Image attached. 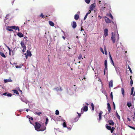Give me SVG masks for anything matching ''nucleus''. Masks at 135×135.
<instances>
[{
    "label": "nucleus",
    "instance_id": "nucleus-7",
    "mask_svg": "<svg viewBox=\"0 0 135 135\" xmlns=\"http://www.w3.org/2000/svg\"><path fill=\"white\" fill-rule=\"evenodd\" d=\"M27 54L26 56V57L27 58V56H28L31 57L32 55L31 53L30 52V51L29 50H27Z\"/></svg>",
    "mask_w": 135,
    "mask_h": 135
},
{
    "label": "nucleus",
    "instance_id": "nucleus-49",
    "mask_svg": "<svg viewBox=\"0 0 135 135\" xmlns=\"http://www.w3.org/2000/svg\"><path fill=\"white\" fill-rule=\"evenodd\" d=\"M33 120V118L32 117H30L29 118V120L30 121V122H31L30 120Z\"/></svg>",
    "mask_w": 135,
    "mask_h": 135
},
{
    "label": "nucleus",
    "instance_id": "nucleus-6",
    "mask_svg": "<svg viewBox=\"0 0 135 135\" xmlns=\"http://www.w3.org/2000/svg\"><path fill=\"white\" fill-rule=\"evenodd\" d=\"M72 27L74 28H75L76 27V23L75 21L71 23Z\"/></svg>",
    "mask_w": 135,
    "mask_h": 135
},
{
    "label": "nucleus",
    "instance_id": "nucleus-26",
    "mask_svg": "<svg viewBox=\"0 0 135 135\" xmlns=\"http://www.w3.org/2000/svg\"><path fill=\"white\" fill-rule=\"evenodd\" d=\"M106 128L108 130H110L111 129V127L110 126L106 125Z\"/></svg>",
    "mask_w": 135,
    "mask_h": 135
},
{
    "label": "nucleus",
    "instance_id": "nucleus-22",
    "mask_svg": "<svg viewBox=\"0 0 135 135\" xmlns=\"http://www.w3.org/2000/svg\"><path fill=\"white\" fill-rule=\"evenodd\" d=\"M116 116L117 117V118L119 120H120V117L118 115V114L117 112H116Z\"/></svg>",
    "mask_w": 135,
    "mask_h": 135
},
{
    "label": "nucleus",
    "instance_id": "nucleus-34",
    "mask_svg": "<svg viewBox=\"0 0 135 135\" xmlns=\"http://www.w3.org/2000/svg\"><path fill=\"white\" fill-rule=\"evenodd\" d=\"M8 26L7 27V30H8L9 31H13L12 29L10 28H9L8 27Z\"/></svg>",
    "mask_w": 135,
    "mask_h": 135
},
{
    "label": "nucleus",
    "instance_id": "nucleus-37",
    "mask_svg": "<svg viewBox=\"0 0 135 135\" xmlns=\"http://www.w3.org/2000/svg\"><path fill=\"white\" fill-rule=\"evenodd\" d=\"M100 50L101 51V52L103 54H104V52L103 50V48L102 47H100Z\"/></svg>",
    "mask_w": 135,
    "mask_h": 135
},
{
    "label": "nucleus",
    "instance_id": "nucleus-59",
    "mask_svg": "<svg viewBox=\"0 0 135 135\" xmlns=\"http://www.w3.org/2000/svg\"><path fill=\"white\" fill-rule=\"evenodd\" d=\"M55 89L57 90V91H58V90H59V89H58V87H57V88H55Z\"/></svg>",
    "mask_w": 135,
    "mask_h": 135
},
{
    "label": "nucleus",
    "instance_id": "nucleus-54",
    "mask_svg": "<svg viewBox=\"0 0 135 135\" xmlns=\"http://www.w3.org/2000/svg\"><path fill=\"white\" fill-rule=\"evenodd\" d=\"M107 66H105V68L104 69V70H107Z\"/></svg>",
    "mask_w": 135,
    "mask_h": 135
},
{
    "label": "nucleus",
    "instance_id": "nucleus-2",
    "mask_svg": "<svg viewBox=\"0 0 135 135\" xmlns=\"http://www.w3.org/2000/svg\"><path fill=\"white\" fill-rule=\"evenodd\" d=\"M111 39L113 43V44L115 42L116 40L117 41L119 40L118 34H112Z\"/></svg>",
    "mask_w": 135,
    "mask_h": 135
},
{
    "label": "nucleus",
    "instance_id": "nucleus-13",
    "mask_svg": "<svg viewBox=\"0 0 135 135\" xmlns=\"http://www.w3.org/2000/svg\"><path fill=\"white\" fill-rule=\"evenodd\" d=\"M79 117H75L73 120H72V122L73 123H75L78 121L79 119Z\"/></svg>",
    "mask_w": 135,
    "mask_h": 135
},
{
    "label": "nucleus",
    "instance_id": "nucleus-14",
    "mask_svg": "<svg viewBox=\"0 0 135 135\" xmlns=\"http://www.w3.org/2000/svg\"><path fill=\"white\" fill-rule=\"evenodd\" d=\"M46 127L45 126H42L40 129V131H43L46 129Z\"/></svg>",
    "mask_w": 135,
    "mask_h": 135
},
{
    "label": "nucleus",
    "instance_id": "nucleus-29",
    "mask_svg": "<svg viewBox=\"0 0 135 135\" xmlns=\"http://www.w3.org/2000/svg\"><path fill=\"white\" fill-rule=\"evenodd\" d=\"M104 34H108V30L107 29V28L105 29L104 30Z\"/></svg>",
    "mask_w": 135,
    "mask_h": 135
},
{
    "label": "nucleus",
    "instance_id": "nucleus-48",
    "mask_svg": "<svg viewBox=\"0 0 135 135\" xmlns=\"http://www.w3.org/2000/svg\"><path fill=\"white\" fill-rule=\"evenodd\" d=\"M110 96L112 99H113V95L112 94V92L110 93Z\"/></svg>",
    "mask_w": 135,
    "mask_h": 135
},
{
    "label": "nucleus",
    "instance_id": "nucleus-42",
    "mask_svg": "<svg viewBox=\"0 0 135 135\" xmlns=\"http://www.w3.org/2000/svg\"><path fill=\"white\" fill-rule=\"evenodd\" d=\"M48 118H47L46 119V122L45 124L46 125L48 122Z\"/></svg>",
    "mask_w": 135,
    "mask_h": 135
},
{
    "label": "nucleus",
    "instance_id": "nucleus-30",
    "mask_svg": "<svg viewBox=\"0 0 135 135\" xmlns=\"http://www.w3.org/2000/svg\"><path fill=\"white\" fill-rule=\"evenodd\" d=\"M62 125L64 127H67L66 124L65 122H63Z\"/></svg>",
    "mask_w": 135,
    "mask_h": 135
},
{
    "label": "nucleus",
    "instance_id": "nucleus-39",
    "mask_svg": "<svg viewBox=\"0 0 135 135\" xmlns=\"http://www.w3.org/2000/svg\"><path fill=\"white\" fill-rule=\"evenodd\" d=\"M90 1V0H85V2H86V3L88 4L89 3Z\"/></svg>",
    "mask_w": 135,
    "mask_h": 135
},
{
    "label": "nucleus",
    "instance_id": "nucleus-8",
    "mask_svg": "<svg viewBox=\"0 0 135 135\" xmlns=\"http://www.w3.org/2000/svg\"><path fill=\"white\" fill-rule=\"evenodd\" d=\"M103 113V112L102 111H100V112L99 113V119H98V120L99 122V121L101 120V118H102V114Z\"/></svg>",
    "mask_w": 135,
    "mask_h": 135
},
{
    "label": "nucleus",
    "instance_id": "nucleus-10",
    "mask_svg": "<svg viewBox=\"0 0 135 135\" xmlns=\"http://www.w3.org/2000/svg\"><path fill=\"white\" fill-rule=\"evenodd\" d=\"M4 81L5 83H6L8 82H12V80L11 79V78H9L8 79H4Z\"/></svg>",
    "mask_w": 135,
    "mask_h": 135
},
{
    "label": "nucleus",
    "instance_id": "nucleus-41",
    "mask_svg": "<svg viewBox=\"0 0 135 135\" xmlns=\"http://www.w3.org/2000/svg\"><path fill=\"white\" fill-rule=\"evenodd\" d=\"M17 35L20 37H22L23 36V34H17Z\"/></svg>",
    "mask_w": 135,
    "mask_h": 135
},
{
    "label": "nucleus",
    "instance_id": "nucleus-35",
    "mask_svg": "<svg viewBox=\"0 0 135 135\" xmlns=\"http://www.w3.org/2000/svg\"><path fill=\"white\" fill-rule=\"evenodd\" d=\"M127 105L128 107H130L131 105V103L130 102H128L127 103Z\"/></svg>",
    "mask_w": 135,
    "mask_h": 135
},
{
    "label": "nucleus",
    "instance_id": "nucleus-43",
    "mask_svg": "<svg viewBox=\"0 0 135 135\" xmlns=\"http://www.w3.org/2000/svg\"><path fill=\"white\" fill-rule=\"evenodd\" d=\"M104 65L107 66V60H105L104 61Z\"/></svg>",
    "mask_w": 135,
    "mask_h": 135
},
{
    "label": "nucleus",
    "instance_id": "nucleus-9",
    "mask_svg": "<svg viewBox=\"0 0 135 135\" xmlns=\"http://www.w3.org/2000/svg\"><path fill=\"white\" fill-rule=\"evenodd\" d=\"M105 21L107 23H110L111 22V20L108 18L105 17Z\"/></svg>",
    "mask_w": 135,
    "mask_h": 135
},
{
    "label": "nucleus",
    "instance_id": "nucleus-3",
    "mask_svg": "<svg viewBox=\"0 0 135 135\" xmlns=\"http://www.w3.org/2000/svg\"><path fill=\"white\" fill-rule=\"evenodd\" d=\"M34 126L35 129L36 130L38 131H40V128L41 126V124L38 122H36L35 123Z\"/></svg>",
    "mask_w": 135,
    "mask_h": 135
},
{
    "label": "nucleus",
    "instance_id": "nucleus-55",
    "mask_svg": "<svg viewBox=\"0 0 135 135\" xmlns=\"http://www.w3.org/2000/svg\"><path fill=\"white\" fill-rule=\"evenodd\" d=\"M113 107H114V109H115V104L114 103V102H113Z\"/></svg>",
    "mask_w": 135,
    "mask_h": 135
},
{
    "label": "nucleus",
    "instance_id": "nucleus-56",
    "mask_svg": "<svg viewBox=\"0 0 135 135\" xmlns=\"http://www.w3.org/2000/svg\"><path fill=\"white\" fill-rule=\"evenodd\" d=\"M7 93L6 92V93H3V95H7Z\"/></svg>",
    "mask_w": 135,
    "mask_h": 135
},
{
    "label": "nucleus",
    "instance_id": "nucleus-46",
    "mask_svg": "<svg viewBox=\"0 0 135 135\" xmlns=\"http://www.w3.org/2000/svg\"><path fill=\"white\" fill-rule=\"evenodd\" d=\"M128 69H129V71H130V73H132V70L131 68H130V66H128Z\"/></svg>",
    "mask_w": 135,
    "mask_h": 135
},
{
    "label": "nucleus",
    "instance_id": "nucleus-32",
    "mask_svg": "<svg viewBox=\"0 0 135 135\" xmlns=\"http://www.w3.org/2000/svg\"><path fill=\"white\" fill-rule=\"evenodd\" d=\"M91 106L92 107V110H94V105L93 103H92L91 104Z\"/></svg>",
    "mask_w": 135,
    "mask_h": 135
},
{
    "label": "nucleus",
    "instance_id": "nucleus-44",
    "mask_svg": "<svg viewBox=\"0 0 135 135\" xmlns=\"http://www.w3.org/2000/svg\"><path fill=\"white\" fill-rule=\"evenodd\" d=\"M88 110V107L85 106V112H86Z\"/></svg>",
    "mask_w": 135,
    "mask_h": 135
},
{
    "label": "nucleus",
    "instance_id": "nucleus-23",
    "mask_svg": "<svg viewBox=\"0 0 135 135\" xmlns=\"http://www.w3.org/2000/svg\"><path fill=\"white\" fill-rule=\"evenodd\" d=\"M34 114H36L38 116H40V114H42V112H34Z\"/></svg>",
    "mask_w": 135,
    "mask_h": 135
},
{
    "label": "nucleus",
    "instance_id": "nucleus-24",
    "mask_svg": "<svg viewBox=\"0 0 135 135\" xmlns=\"http://www.w3.org/2000/svg\"><path fill=\"white\" fill-rule=\"evenodd\" d=\"M22 65H21V64H20L19 65H16V67L17 68H21L22 67Z\"/></svg>",
    "mask_w": 135,
    "mask_h": 135
},
{
    "label": "nucleus",
    "instance_id": "nucleus-25",
    "mask_svg": "<svg viewBox=\"0 0 135 135\" xmlns=\"http://www.w3.org/2000/svg\"><path fill=\"white\" fill-rule=\"evenodd\" d=\"M13 92L14 93H15L17 95L19 94V93L18 91L16 90H13Z\"/></svg>",
    "mask_w": 135,
    "mask_h": 135
},
{
    "label": "nucleus",
    "instance_id": "nucleus-21",
    "mask_svg": "<svg viewBox=\"0 0 135 135\" xmlns=\"http://www.w3.org/2000/svg\"><path fill=\"white\" fill-rule=\"evenodd\" d=\"M78 59L80 60L83 59V58L82 57V56L81 54H80L79 55V56L78 57Z\"/></svg>",
    "mask_w": 135,
    "mask_h": 135
},
{
    "label": "nucleus",
    "instance_id": "nucleus-16",
    "mask_svg": "<svg viewBox=\"0 0 135 135\" xmlns=\"http://www.w3.org/2000/svg\"><path fill=\"white\" fill-rule=\"evenodd\" d=\"M114 67L117 73L118 74H119V68L118 67H116L115 66H114Z\"/></svg>",
    "mask_w": 135,
    "mask_h": 135
},
{
    "label": "nucleus",
    "instance_id": "nucleus-31",
    "mask_svg": "<svg viewBox=\"0 0 135 135\" xmlns=\"http://www.w3.org/2000/svg\"><path fill=\"white\" fill-rule=\"evenodd\" d=\"M4 44L5 45V46L7 48V49H8V50H9V51H11V49L9 48V47L8 46L6 45V44Z\"/></svg>",
    "mask_w": 135,
    "mask_h": 135
},
{
    "label": "nucleus",
    "instance_id": "nucleus-18",
    "mask_svg": "<svg viewBox=\"0 0 135 135\" xmlns=\"http://www.w3.org/2000/svg\"><path fill=\"white\" fill-rule=\"evenodd\" d=\"M79 16L78 15H75L74 16V18L76 20H77L79 18Z\"/></svg>",
    "mask_w": 135,
    "mask_h": 135
},
{
    "label": "nucleus",
    "instance_id": "nucleus-61",
    "mask_svg": "<svg viewBox=\"0 0 135 135\" xmlns=\"http://www.w3.org/2000/svg\"><path fill=\"white\" fill-rule=\"evenodd\" d=\"M110 130H111L110 131H111V133H112L114 131V130L113 129H110Z\"/></svg>",
    "mask_w": 135,
    "mask_h": 135
},
{
    "label": "nucleus",
    "instance_id": "nucleus-4",
    "mask_svg": "<svg viewBox=\"0 0 135 135\" xmlns=\"http://www.w3.org/2000/svg\"><path fill=\"white\" fill-rule=\"evenodd\" d=\"M96 6V4L95 3H93L89 7V13H90L91 12V11H92L94 10Z\"/></svg>",
    "mask_w": 135,
    "mask_h": 135
},
{
    "label": "nucleus",
    "instance_id": "nucleus-36",
    "mask_svg": "<svg viewBox=\"0 0 135 135\" xmlns=\"http://www.w3.org/2000/svg\"><path fill=\"white\" fill-rule=\"evenodd\" d=\"M59 112L58 110H56L55 111V114L56 115H58L59 114Z\"/></svg>",
    "mask_w": 135,
    "mask_h": 135
},
{
    "label": "nucleus",
    "instance_id": "nucleus-20",
    "mask_svg": "<svg viewBox=\"0 0 135 135\" xmlns=\"http://www.w3.org/2000/svg\"><path fill=\"white\" fill-rule=\"evenodd\" d=\"M0 55L4 58L6 57V56L2 52H0Z\"/></svg>",
    "mask_w": 135,
    "mask_h": 135
},
{
    "label": "nucleus",
    "instance_id": "nucleus-1",
    "mask_svg": "<svg viewBox=\"0 0 135 135\" xmlns=\"http://www.w3.org/2000/svg\"><path fill=\"white\" fill-rule=\"evenodd\" d=\"M8 27L12 29L13 32H16L17 34H22L20 32H19L20 30L18 26H8Z\"/></svg>",
    "mask_w": 135,
    "mask_h": 135
},
{
    "label": "nucleus",
    "instance_id": "nucleus-15",
    "mask_svg": "<svg viewBox=\"0 0 135 135\" xmlns=\"http://www.w3.org/2000/svg\"><path fill=\"white\" fill-rule=\"evenodd\" d=\"M49 23L50 25L52 26H54V23L51 21H49Z\"/></svg>",
    "mask_w": 135,
    "mask_h": 135
},
{
    "label": "nucleus",
    "instance_id": "nucleus-19",
    "mask_svg": "<svg viewBox=\"0 0 135 135\" xmlns=\"http://www.w3.org/2000/svg\"><path fill=\"white\" fill-rule=\"evenodd\" d=\"M113 81L112 80H111L110 82L109 83V87H113Z\"/></svg>",
    "mask_w": 135,
    "mask_h": 135
},
{
    "label": "nucleus",
    "instance_id": "nucleus-53",
    "mask_svg": "<svg viewBox=\"0 0 135 135\" xmlns=\"http://www.w3.org/2000/svg\"><path fill=\"white\" fill-rule=\"evenodd\" d=\"M109 57H110V60H112V57H111V55L110 54V52H109Z\"/></svg>",
    "mask_w": 135,
    "mask_h": 135
},
{
    "label": "nucleus",
    "instance_id": "nucleus-52",
    "mask_svg": "<svg viewBox=\"0 0 135 135\" xmlns=\"http://www.w3.org/2000/svg\"><path fill=\"white\" fill-rule=\"evenodd\" d=\"M79 79L81 81V79L82 80H83V79H84V76H83V78H80Z\"/></svg>",
    "mask_w": 135,
    "mask_h": 135
},
{
    "label": "nucleus",
    "instance_id": "nucleus-63",
    "mask_svg": "<svg viewBox=\"0 0 135 135\" xmlns=\"http://www.w3.org/2000/svg\"><path fill=\"white\" fill-rule=\"evenodd\" d=\"M27 117L29 119V118H30V117L29 115H28L27 116Z\"/></svg>",
    "mask_w": 135,
    "mask_h": 135
},
{
    "label": "nucleus",
    "instance_id": "nucleus-51",
    "mask_svg": "<svg viewBox=\"0 0 135 135\" xmlns=\"http://www.w3.org/2000/svg\"><path fill=\"white\" fill-rule=\"evenodd\" d=\"M89 13H89V12H88V13H87L86 15L85 16V19L86 18V17L89 14Z\"/></svg>",
    "mask_w": 135,
    "mask_h": 135
},
{
    "label": "nucleus",
    "instance_id": "nucleus-33",
    "mask_svg": "<svg viewBox=\"0 0 135 135\" xmlns=\"http://www.w3.org/2000/svg\"><path fill=\"white\" fill-rule=\"evenodd\" d=\"M134 88L133 87H132L131 88V95H132L133 93V92L134 91Z\"/></svg>",
    "mask_w": 135,
    "mask_h": 135
},
{
    "label": "nucleus",
    "instance_id": "nucleus-40",
    "mask_svg": "<svg viewBox=\"0 0 135 135\" xmlns=\"http://www.w3.org/2000/svg\"><path fill=\"white\" fill-rule=\"evenodd\" d=\"M40 16L43 18H45V16L44 15H43L42 13L41 14Z\"/></svg>",
    "mask_w": 135,
    "mask_h": 135
},
{
    "label": "nucleus",
    "instance_id": "nucleus-27",
    "mask_svg": "<svg viewBox=\"0 0 135 135\" xmlns=\"http://www.w3.org/2000/svg\"><path fill=\"white\" fill-rule=\"evenodd\" d=\"M131 77H132V76H130V79H131V81H130V84H131V86H132V85L133 84V81L132 80V79H131Z\"/></svg>",
    "mask_w": 135,
    "mask_h": 135
},
{
    "label": "nucleus",
    "instance_id": "nucleus-38",
    "mask_svg": "<svg viewBox=\"0 0 135 135\" xmlns=\"http://www.w3.org/2000/svg\"><path fill=\"white\" fill-rule=\"evenodd\" d=\"M7 95L8 97H11L12 96V94L11 93H8L7 94Z\"/></svg>",
    "mask_w": 135,
    "mask_h": 135
},
{
    "label": "nucleus",
    "instance_id": "nucleus-5",
    "mask_svg": "<svg viewBox=\"0 0 135 135\" xmlns=\"http://www.w3.org/2000/svg\"><path fill=\"white\" fill-rule=\"evenodd\" d=\"M20 44L21 45L23 49L22 50V51L24 52L25 50H26V46L24 42L23 41H21L20 43Z\"/></svg>",
    "mask_w": 135,
    "mask_h": 135
},
{
    "label": "nucleus",
    "instance_id": "nucleus-58",
    "mask_svg": "<svg viewBox=\"0 0 135 135\" xmlns=\"http://www.w3.org/2000/svg\"><path fill=\"white\" fill-rule=\"evenodd\" d=\"M129 126V127H130V128H132V129H134V127H132V126Z\"/></svg>",
    "mask_w": 135,
    "mask_h": 135
},
{
    "label": "nucleus",
    "instance_id": "nucleus-57",
    "mask_svg": "<svg viewBox=\"0 0 135 135\" xmlns=\"http://www.w3.org/2000/svg\"><path fill=\"white\" fill-rule=\"evenodd\" d=\"M83 110L84 111V107H83L81 109V110Z\"/></svg>",
    "mask_w": 135,
    "mask_h": 135
},
{
    "label": "nucleus",
    "instance_id": "nucleus-60",
    "mask_svg": "<svg viewBox=\"0 0 135 135\" xmlns=\"http://www.w3.org/2000/svg\"><path fill=\"white\" fill-rule=\"evenodd\" d=\"M104 51H105V54L106 55H107V50H105Z\"/></svg>",
    "mask_w": 135,
    "mask_h": 135
},
{
    "label": "nucleus",
    "instance_id": "nucleus-11",
    "mask_svg": "<svg viewBox=\"0 0 135 135\" xmlns=\"http://www.w3.org/2000/svg\"><path fill=\"white\" fill-rule=\"evenodd\" d=\"M107 108H108L107 109L108 110V112L109 113H110V110H111V108L110 104L109 103H108L107 104Z\"/></svg>",
    "mask_w": 135,
    "mask_h": 135
},
{
    "label": "nucleus",
    "instance_id": "nucleus-17",
    "mask_svg": "<svg viewBox=\"0 0 135 135\" xmlns=\"http://www.w3.org/2000/svg\"><path fill=\"white\" fill-rule=\"evenodd\" d=\"M10 16V14H8L5 17V22L6 23V20H8V21H9V19L7 18V17H8Z\"/></svg>",
    "mask_w": 135,
    "mask_h": 135
},
{
    "label": "nucleus",
    "instance_id": "nucleus-62",
    "mask_svg": "<svg viewBox=\"0 0 135 135\" xmlns=\"http://www.w3.org/2000/svg\"><path fill=\"white\" fill-rule=\"evenodd\" d=\"M127 120H128L129 121H131V119L130 118H127Z\"/></svg>",
    "mask_w": 135,
    "mask_h": 135
},
{
    "label": "nucleus",
    "instance_id": "nucleus-47",
    "mask_svg": "<svg viewBox=\"0 0 135 135\" xmlns=\"http://www.w3.org/2000/svg\"><path fill=\"white\" fill-rule=\"evenodd\" d=\"M109 16L112 19H113V17L111 13H110L109 15Z\"/></svg>",
    "mask_w": 135,
    "mask_h": 135
},
{
    "label": "nucleus",
    "instance_id": "nucleus-28",
    "mask_svg": "<svg viewBox=\"0 0 135 135\" xmlns=\"http://www.w3.org/2000/svg\"><path fill=\"white\" fill-rule=\"evenodd\" d=\"M121 91H122V94L123 96L124 95V89L123 88H122Z\"/></svg>",
    "mask_w": 135,
    "mask_h": 135
},
{
    "label": "nucleus",
    "instance_id": "nucleus-50",
    "mask_svg": "<svg viewBox=\"0 0 135 135\" xmlns=\"http://www.w3.org/2000/svg\"><path fill=\"white\" fill-rule=\"evenodd\" d=\"M77 114H78V117H80V116H81V113H79L78 112H77Z\"/></svg>",
    "mask_w": 135,
    "mask_h": 135
},
{
    "label": "nucleus",
    "instance_id": "nucleus-64",
    "mask_svg": "<svg viewBox=\"0 0 135 135\" xmlns=\"http://www.w3.org/2000/svg\"><path fill=\"white\" fill-rule=\"evenodd\" d=\"M19 91H20V92H21V93L22 94V91L20 89H19Z\"/></svg>",
    "mask_w": 135,
    "mask_h": 135
},
{
    "label": "nucleus",
    "instance_id": "nucleus-45",
    "mask_svg": "<svg viewBox=\"0 0 135 135\" xmlns=\"http://www.w3.org/2000/svg\"><path fill=\"white\" fill-rule=\"evenodd\" d=\"M110 62L113 65V66H114V64L112 59V60H110Z\"/></svg>",
    "mask_w": 135,
    "mask_h": 135
},
{
    "label": "nucleus",
    "instance_id": "nucleus-12",
    "mask_svg": "<svg viewBox=\"0 0 135 135\" xmlns=\"http://www.w3.org/2000/svg\"><path fill=\"white\" fill-rule=\"evenodd\" d=\"M108 122L109 123L110 125L113 126L114 124V122L112 120H110L108 121Z\"/></svg>",
    "mask_w": 135,
    "mask_h": 135
}]
</instances>
